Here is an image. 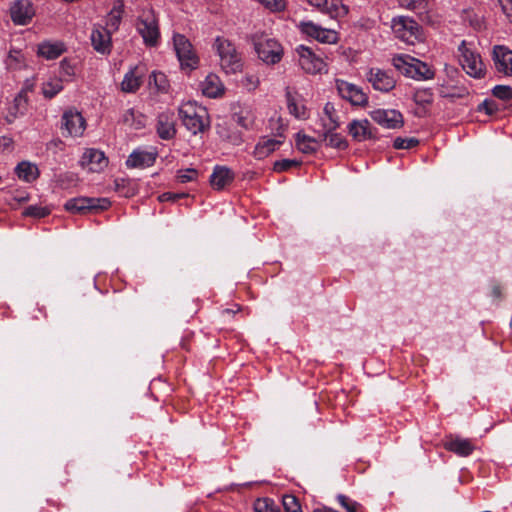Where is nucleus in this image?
<instances>
[{
  "label": "nucleus",
  "instance_id": "obj_40",
  "mask_svg": "<svg viewBox=\"0 0 512 512\" xmlns=\"http://www.w3.org/2000/svg\"><path fill=\"white\" fill-rule=\"evenodd\" d=\"M434 99L431 89H419L413 95V100L416 104L423 107L431 105Z\"/></svg>",
  "mask_w": 512,
  "mask_h": 512
},
{
  "label": "nucleus",
  "instance_id": "obj_44",
  "mask_svg": "<svg viewBox=\"0 0 512 512\" xmlns=\"http://www.w3.org/2000/svg\"><path fill=\"white\" fill-rule=\"evenodd\" d=\"M59 186L63 189H68L76 185L78 178L74 173H65L58 176Z\"/></svg>",
  "mask_w": 512,
  "mask_h": 512
},
{
  "label": "nucleus",
  "instance_id": "obj_38",
  "mask_svg": "<svg viewBox=\"0 0 512 512\" xmlns=\"http://www.w3.org/2000/svg\"><path fill=\"white\" fill-rule=\"evenodd\" d=\"M325 142L332 148L336 149H346L348 146L347 141L338 133H334V131L325 132Z\"/></svg>",
  "mask_w": 512,
  "mask_h": 512
},
{
  "label": "nucleus",
  "instance_id": "obj_5",
  "mask_svg": "<svg viewBox=\"0 0 512 512\" xmlns=\"http://www.w3.org/2000/svg\"><path fill=\"white\" fill-rule=\"evenodd\" d=\"M459 62L463 70L471 77L481 78L485 74V65L480 54L471 43L465 40L458 47Z\"/></svg>",
  "mask_w": 512,
  "mask_h": 512
},
{
  "label": "nucleus",
  "instance_id": "obj_60",
  "mask_svg": "<svg viewBox=\"0 0 512 512\" xmlns=\"http://www.w3.org/2000/svg\"><path fill=\"white\" fill-rule=\"evenodd\" d=\"M493 294L495 297H499L500 296V288L498 286H495L493 288Z\"/></svg>",
  "mask_w": 512,
  "mask_h": 512
},
{
  "label": "nucleus",
  "instance_id": "obj_56",
  "mask_svg": "<svg viewBox=\"0 0 512 512\" xmlns=\"http://www.w3.org/2000/svg\"><path fill=\"white\" fill-rule=\"evenodd\" d=\"M183 194H173V193H163L160 197V201H176L180 197H182Z\"/></svg>",
  "mask_w": 512,
  "mask_h": 512
},
{
  "label": "nucleus",
  "instance_id": "obj_9",
  "mask_svg": "<svg viewBox=\"0 0 512 512\" xmlns=\"http://www.w3.org/2000/svg\"><path fill=\"white\" fill-rule=\"evenodd\" d=\"M297 27L303 35L319 43L337 44L339 41V34L336 30L324 28L313 21H301Z\"/></svg>",
  "mask_w": 512,
  "mask_h": 512
},
{
  "label": "nucleus",
  "instance_id": "obj_45",
  "mask_svg": "<svg viewBox=\"0 0 512 512\" xmlns=\"http://www.w3.org/2000/svg\"><path fill=\"white\" fill-rule=\"evenodd\" d=\"M493 95L501 100L508 101L512 99V88L506 85H497L492 90Z\"/></svg>",
  "mask_w": 512,
  "mask_h": 512
},
{
  "label": "nucleus",
  "instance_id": "obj_39",
  "mask_svg": "<svg viewBox=\"0 0 512 512\" xmlns=\"http://www.w3.org/2000/svg\"><path fill=\"white\" fill-rule=\"evenodd\" d=\"M51 213V209L47 206L29 205L23 211V215L33 218H44Z\"/></svg>",
  "mask_w": 512,
  "mask_h": 512
},
{
  "label": "nucleus",
  "instance_id": "obj_26",
  "mask_svg": "<svg viewBox=\"0 0 512 512\" xmlns=\"http://www.w3.org/2000/svg\"><path fill=\"white\" fill-rule=\"evenodd\" d=\"M203 95L209 98H217L224 92V85L218 75L210 73L200 84Z\"/></svg>",
  "mask_w": 512,
  "mask_h": 512
},
{
  "label": "nucleus",
  "instance_id": "obj_24",
  "mask_svg": "<svg viewBox=\"0 0 512 512\" xmlns=\"http://www.w3.org/2000/svg\"><path fill=\"white\" fill-rule=\"evenodd\" d=\"M28 97L26 96V89L22 88L15 96L13 103L8 108V113L5 116L7 123L11 124L21 115H24L27 110Z\"/></svg>",
  "mask_w": 512,
  "mask_h": 512
},
{
  "label": "nucleus",
  "instance_id": "obj_32",
  "mask_svg": "<svg viewBox=\"0 0 512 512\" xmlns=\"http://www.w3.org/2000/svg\"><path fill=\"white\" fill-rule=\"evenodd\" d=\"M121 121L126 126L135 130L142 129L145 126L144 115L133 108L124 111L121 117Z\"/></svg>",
  "mask_w": 512,
  "mask_h": 512
},
{
  "label": "nucleus",
  "instance_id": "obj_17",
  "mask_svg": "<svg viewBox=\"0 0 512 512\" xmlns=\"http://www.w3.org/2000/svg\"><path fill=\"white\" fill-rule=\"evenodd\" d=\"M367 80L374 89L382 92H389L396 85L393 75L380 68H371L367 74Z\"/></svg>",
  "mask_w": 512,
  "mask_h": 512
},
{
  "label": "nucleus",
  "instance_id": "obj_15",
  "mask_svg": "<svg viewBox=\"0 0 512 512\" xmlns=\"http://www.w3.org/2000/svg\"><path fill=\"white\" fill-rule=\"evenodd\" d=\"M335 85L339 95L351 104L364 105L367 103V95L357 85L342 79H337Z\"/></svg>",
  "mask_w": 512,
  "mask_h": 512
},
{
  "label": "nucleus",
  "instance_id": "obj_4",
  "mask_svg": "<svg viewBox=\"0 0 512 512\" xmlns=\"http://www.w3.org/2000/svg\"><path fill=\"white\" fill-rule=\"evenodd\" d=\"M213 46L219 56L220 66L226 74H235L241 71L242 59L232 42L217 37Z\"/></svg>",
  "mask_w": 512,
  "mask_h": 512
},
{
  "label": "nucleus",
  "instance_id": "obj_22",
  "mask_svg": "<svg viewBox=\"0 0 512 512\" xmlns=\"http://www.w3.org/2000/svg\"><path fill=\"white\" fill-rule=\"evenodd\" d=\"M493 59L498 72L512 76V50L504 46H495Z\"/></svg>",
  "mask_w": 512,
  "mask_h": 512
},
{
  "label": "nucleus",
  "instance_id": "obj_48",
  "mask_svg": "<svg viewBox=\"0 0 512 512\" xmlns=\"http://www.w3.org/2000/svg\"><path fill=\"white\" fill-rule=\"evenodd\" d=\"M402 7L412 10H424L426 8V0H398Z\"/></svg>",
  "mask_w": 512,
  "mask_h": 512
},
{
  "label": "nucleus",
  "instance_id": "obj_52",
  "mask_svg": "<svg viewBox=\"0 0 512 512\" xmlns=\"http://www.w3.org/2000/svg\"><path fill=\"white\" fill-rule=\"evenodd\" d=\"M503 13L512 22V0H498Z\"/></svg>",
  "mask_w": 512,
  "mask_h": 512
},
{
  "label": "nucleus",
  "instance_id": "obj_1",
  "mask_svg": "<svg viewBox=\"0 0 512 512\" xmlns=\"http://www.w3.org/2000/svg\"><path fill=\"white\" fill-rule=\"evenodd\" d=\"M179 117L184 127L193 135L203 133L210 126L206 109L192 102L180 106Z\"/></svg>",
  "mask_w": 512,
  "mask_h": 512
},
{
  "label": "nucleus",
  "instance_id": "obj_3",
  "mask_svg": "<svg viewBox=\"0 0 512 512\" xmlns=\"http://www.w3.org/2000/svg\"><path fill=\"white\" fill-rule=\"evenodd\" d=\"M135 27L145 45L154 47L158 44L160 30L158 18L152 7L147 5L140 9Z\"/></svg>",
  "mask_w": 512,
  "mask_h": 512
},
{
  "label": "nucleus",
  "instance_id": "obj_59",
  "mask_svg": "<svg viewBox=\"0 0 512 512\" xmlns=\"http://www.w3.org/2000/svg\"><path fill=\"white\" fill-rule=\"evenodd\" d=\"M23 88L26 89V94H27L29 91H31L33 89V84L26 82L25 85L23 86Z\"/></svg>",
  "mask_w": 512,
  "mask_h": 512
},
{
  "label": "nucleus",
  "instance_id": "obj_42",
  "mask_svg": "<svg viewBox=\"0 0 512 512\" xmlns=\"http://www.w3.org/2000/svg\"><path fill=\"white\" fill-rule=\"evenodd\" d=\"M154 84L158 91L166 92L169 88V82L166 75L162 72H153L150 76V84Z\"/></svg>",
  "mask_w": 512,
  "mask_h": 512
},
{
  "label": "nucleus",
  "instance_id": "obj_43",
  "mask_svg": "<svg viewBox=\"0 0 512 512\" xmlns=\"http://www.w3.org/2000/svg\"><path fill=\"white\" fill-rule=\"evenodd\" d=\"M463 20L468 22L474 29L479 30L483 27V17L473 10H465Z\"/></svg>",
  "mask_w": 512,
  "mask_h": 512
},
{
  "label": "nucleus",
  "instance_id": "obj_30",
  "mask_svg": "<svg viewBox=\"0 0 512 512\" xmlns=\"http://www.w3.org/2000/svg\"><path fill=\"white\" fill-rule=\"evenodd\" d=\"M321 121L324 129L329 132L334 131L339 127V116L333 103L327 102L325 104Z\"/></svg>",
  "mask_w": 512,
  "mask_h": 512
},
{
  "label": "nucleus",
  "instance_id": "obj_55",
  "mask_svg": "<svg viewBox=\"0 0 512 512\" xmlns=\"http://www.w3.org/2000/svg\"><path fill=\"white\" fill-rule=\"evenodd\" d=\"M288 170V159L277 161L274 164V171L283 172Z\"/></svg>",
  "mask_w": 512,
  "mask_h": 512
},
{
  "label": "nucleus",
  "instance_id": "obj_20",
  "mask_svg": "<svg viewBox=\"0 0 512 512\" xmlns=\"http://www.w3.org/2000/svg\"><path fill=\"white\" fill-rule=\"evenodd\" d=\"M12 21L17 25H26L35 11L29 0H18L10 8Z\"/></svg>",
  "mask_w": 512,
  "mask_h": 512
},
{
  "label": "nucleus",
  "instance_id": "obj_35",
  "mask_svg": "<svg viewBox=\"0 0 512 512\" xmlns=\"http://www.w3.org/2000/svg\"><path fill=\"white\" fill-rule=\"evenodd\" d=\"M295 142L296 148L305 154L314 152L317 145L314 138L301 133H297Z\"/></svg>",
  "mask_w": 512,
  "mask_h": 512
},
{
  "label": "nucleus",
  "instance_id": "obj_28",
  "mask_svg": "<svg viewBox=\"0 0 512 512\" xmlns=\"http://www.w3.org/2000/svg\"><path fill=\"white\" fill-rule=\"evenodd\" d=\"M15 174L20 180L31 183L39 177L40 172L36 164L22 161L15 167Z\"/></svg>",
  "mask_w": 512,
  "mask_h": 512
},
{
  "label": "nucleus",
  "instance_id": "obj_46",
  "mask_svg": "<svg viewBox=\"0 0 512 512\" xmlns=\"http://www.w3.org/2000/svg\"><path fill=\"white\" fill-rule=\"evenodd\" d=\"M418 143H419V140L414 137H411V138L397 137L394 140L393 146L395 149H410V148L417 146Z\"/></svg>",
  "mask_w": 512,
  "mask_h": 512
},
{
  "label": "nucleus",
  "instance_id": "obj_14",
  "mask_svg": "<svg viewBox=\"0 0 512 512\" xmlns=\"http://www.w3.org/2000/svg\"><path fill=\"white\" fill-rule=\"evenodd\" d=\"M306 2L322 14L331 19H338L348 14V7L342 0H306Z\"/></svg>",
  "mask_w": 512,
  "mask_h": 512
},
{
  "label": "nucleus",
  "instance_id": "obj_34",
  "mask_svg": "<svg viewBox=\"0 0 512 512\" xmlns=\"http://www.w3.org/2000/svg\"><path fill=\"white\" fill-rule=\"evenodd\" d=\"M137 67L131 68L123 78L121 88L124 92L133 93L141 86V77L136 74Z\"/></svg>",
  "mask_w": 512,
  "mask_h": 512
},
{
  "label": "nucleus",
  "instance_id": "obj_29",
  "mask_svg": "<svg viewBox=\"0 0 512 512\" xmlns=\"http://www.w3.org/2000/svg\"><path fill=\"white\" fill-rule=\"evenodd\" d=\"M284 142V136L279 135V138L263 137L255 147V154L258 157H265L269 153L276 150Z\"/></svg>",
  "mask_w": 512,
  "mask_h": 512
},
{
  "label": "nucleus",
  "instance_id": "obj_31",
  "mask_svg": "<svg viewBox=\"0 0 512 512\" xmlns=\"http://www.w3.org/2000/svg\"><path fill=\"white\" fill-rule=\"evenodd\" d=\"M64 50L61 42H43L38 46V54L49 60L58 58Z\"/></svg>",
  "mask_w": 512,
  "mask_h": 512
},
{
  "label": "nucleus",
  "instance_id": "obj_58",
  "mask_svg": "<svg viewBox=\"0 0 512 512\" xmlns=\"http://www.w3.org/2000/svg\"><path fill=\"white\" fill-rule=\"evenodd\" d=\"M0 145H2V146H9L10 145V140L5 138V137L0 138Z\"/></svg>",
  "mask_w": 512,
  "mask_h": 512
},
{
  "label": "nucleus",
  "instance_id": "obj_36",
  "mask_svg": "<svg viewBox=\"0 0 512 512\" xmlns=\"http://www.w3.org/2000/svg\"><path fill=\"white\" fill-rule=\"evenodd\" d=\"M63 89L62 80L59 78H51L42 84V93L45 98L51 99Z\"/></svg>",
  "mask_w": 512,
  "mask_h": 512
},
{
  "label": "nucleus",
  "instance_id": "obj_41",
  "mask_svg": "<svg viewBox=\"0 0 512 512\" xmlns=\"http://www.w3.org/2000/svg\"><path fill=\"white\" fill-rule=\"evenodd\" d=\"M255 512H280L274 501L269 498L257 499L254 503Z\"/></svg>",
  "mask_w": 512,
  "mask_h": 512
},
{
  "label": "nucleus",
  "instance_id": "obj_8",
  "mask_svg": "<svg viewBox=\"0 0 512 512\" xmlns=\"http://www.w3.org/2000/svg\"><path fill=\"white\" fill-rule=\"evenodd\" d=\"M254 48L259 59L267 64L279 62L284 53L278 41L263 36L254 39Z\"/></svg>",
  "mask_w": 512,
  "mask_h": 512
},
{
  "label": "nucleus",
  "instance_id": "obj_25",
  "mask_svg": "<svg viewBox=\"0 0 512 512\" xmlns=\"http://www.w3.org/2000/svg\"><path fill=\"white\" fill-rule=\"evenodd\" d=\"M348 132L354 140L359 142L374 137L370 122L367 119L351 121L348 125Z\"/></svg>",
  "mask_w": 512,
  "mask_h": 512
},
{
  "label": "nucleus",
  "instance_id": "obj_23",
  "mask_svg": "<svg viewBox=\"0 0 512 512\" xmlns=\"http://www.w3.org/2000/svg\"><path fill=\"white\" fill-rule=\"evenodd\" d=\"M444 448L461 457H467L475 449V446L469 439L450 436L444 443Z\"/></svg>",
  "mask_w": 512,
  "mask_h": 512
},
{
  "label": "nucleus",
  "instance_id": "obj_13",
  "mask_svg": "<svg viewBox=\"0 0 512 512\" xmlns=\"http://www.w3.org/2000/svg\"><path fill=\"white\" fill-rule=\"evenodd\" d=\"M371 119L385 129H399L403 126L402 114L395 109H375L369 112Z\"/></svg>",
  "mask_w": 512,
  "mask_h": 512
},
{
  "label": "nucleus",
  "instance_id": "obj_61",
  "mask_svg": "<svg viewBox=\"0 0 512 512\" xmlns=\"http://www.w3.org/2000/svg\"><path fill=\"white\" fill-rule=\"evenodd\" d=\"M286 498H287V495H283V496H282L284 510L287 512V511H288V505H287V503H286Z\"/></svg>",
  "mask_w": 512,
  "mask_h": 512
},
{
  "label": "nucleus",
  "instance_id": "obj_49",
  "mask_svg": "<svg viewBox=\"0 0 512 512\" xmlns=\"http://www.w3.org/2000/svg\"><path fill=\"white\" fill-rule=\"evenodd\" d=\"M271 11H281L285 8V0H257Z\"/></svg>",
  "mask_w": 512,
  "mask_h": 512
},
{
  "label": "nucleus",
  "instance_id": "obj_19",
  "mask_svg": "<svg viewBox=\"0 0 512 512\" xmlns=\"http://www.w3.org/2000/svg\"><path fill=\"white\" fill-rule=\"evenodd\" d=\"M80 164L91 172H99L107 166L108 160L104 152L95 148H88L83 153Z\"/></svg>",
  "mask_w": 512,
  "mask_h": 512
},
{
  "label": "nucleus",
  "instance_id": "obj_11",
  "mask_svg": "<svg viewBox=\"0 0 512 512\" xmlns=\"http://www.w3.org/2000/svg\"><path fill=\"white\" fill-rule=\"evenodd\" d=\"M173 43L176 55L182 68L195 69L198 65V57L193 51L189 40L181 34L173 36Z\"/></svg>",
  "mask_w": 512,
  "mask_h": 512
},
{
  "label": "nucleus",
  "instance_id": "obj_62",
  "mask_svg": "<svg viewBox=\"0 0 512 512\" xmlns=\"http://www.w3.org/2000/svg\"><path fill=\"white\" fill-rule=\"evenodd\" d=\"M298 165H299V162H298V161L290 160V167H292V166H298Z\"/></svg>",
  "mask_w": 512,
  "mask_h": 512
},
{
  "label": "nucleus",
  "instance_id": "obj_57",
  "mask_svg": "<svg viewBox=\"0 0 512 512\" xmlns=\"http://www.w3.org/2000/svg\"><path fill=\"white\" fill-rule=\"evenodd\" d=\"M110 21H111V25L112 26L117 27L118 24L120 23V17L119 16H112L110 18Z\"/></svg>",
  "mask_w": 512,
  "mask_h": 512
},
{
  "label": "nucleus",
  "instance_id": "obj_18",
  "mask_svg": "<svg viewBox=\"0 0 512 512\" xmlns=\"http://www.w3.org/2000/svg\"><path fill=\"white\" fill-rule=\"evenodd\" d=\"M90 39L91 44L96 52L103 55L109 54L111 52V33L105 27L101 25L94 26Z\"/></svg>",
  "mask_w": 512,
  "mask_h": 512
},
{
  "label": "nucleus",
  "instance_id": "obj_37",
  "mask_svg": "<svg viewBox=\"0 0 512 512\" xmlns=\"http://www.w3.org/2000/svg\"><path fill=\"white\" fill-rule=\"evenodd\" d=\"M115 191L123 197L129 198L135 195L136 188L132 182L125 178H117L114 181Z\"/></svg>",
  "mask_w": 512,
  "mask_h": 512
},
{
  "label": "nucleus",
  "instance_id": "obj_10",
  "mask_svg": "<svg viewBox=\"0 0 512 512\" xmlns=\"http://www.w3.org/2000/svg\"><path fill=\"white\" fill-rule=\"evenodd\" d=\"M110 205L111 202L107 198L77 197L69 199L64 207L71 213L85 214L90 211L106 210Z\"/></svg>",
  "mask_w": 512,
  "mask_h": 512
},
{
  "label": "nucleus",
  "instance_id": "obj_21",
  "mask_svg": "<svg viewBox=\"0 0 512 512\" xmlns=\"http://www.w3.org/2000/svg\"><path fill=\"white\" fill-rule=\"evenodd\" d=\"M157 152L155 150L145 151V150H134L126 160V166L128 168H148L154 165Z\"/></svg>",
  "mask_w": 512,
  "mask_h": 512
},
{
  "label": "nucleus",
  "instance_id": "obj_47",
  "mask_svg": "<svg viewBox=\"0 0 512 512\" xmlns=\"http://www.w3.org/2000/svg\"><path fill=\"white\" fill-rule=\"evenodd\" d=\"M197 176V170L189 168L185 170H180L178 172L177 178L181 183H187L196 180Z\"/></svg>",
  "mask_w": 512,
  "mask_h": 512
},
{
  "label": "nucleus",
  "instance_id": "obj_27",
  "mask_svg": "<svg viewBox=\"0 0 512 512\" xmlns=\"http://www.w3.org/2000/svg\"><path fill=\"white\" fill-rule=\"evenodd\" d=\"M234 179V173L225 166H216L210 176V183L214 189L221 190Z\"/></svg>",
  "mask_w": 512,
  "mask_h": 512
},
{
  "label": "nucleus",
  "instance_id": "obj_7",
  "mask_svg": "<svg viewBox=\"0 0 512 512\" xmlns=\"http://www.w3.org/2000/svg\"><path fill=\"white\" fill-rule=\"evenodd\" d=\"M391 28L395 36L407 44L414 45L421 38L419 25L409 17L393 18Z\"/></svg>",
  "mask_w": 512,
  "mask_h": 512
},
{
  "label": "nucleus",
  "instance_id": "obj_2",
  "mask_svg": "<svg viewBox=\"0 0 512 512\" xmlns=\"http://www.w3.org/2000/svg\"><path fill=\"white\" fill-rule=\"evenodd\" d=\"M392 63L403 75L417 81L431 80L435 76L434 70L428 64L410 55H397L393 57Z\"/></svg>",
  "mask_w": 512,
  "mask_h": 512
},
{
  "label": "nucleus",
  "instance_id": "obj_54",
  "mask_svg": "<svg viewBox=\"0 0 512 512\" xmlns=\"http://www.w3.org/2000/svg\"><path fill=\"white\" fill-rule=\"evenodd\" d=\"M290 500V512H303L301 505L295 496L290 495Z\"/></svg>",
  "mask_w": 512,
  "mask_h": 512
},
{
  "label": "nucleus",
  "instance_id": "obj_53",
  "mask_svg": "<svg viewBox=\"0 0 512 512\" xmlns=\"http://www.w3.org/2000/svg\"><path fill=\"white\" fill-rule=\"evenodd\" d=\"M338 500L341 505L348 510V512H356V503L348 504L347 498L343 495H339Z\"/></svg>",
  "mask_w": 512,
  "mask_h": 512
},
{
  "label": "nucleus",
  "instance_id": "obj_51",
  "mask_svg": "<svg viewBox=\"0 0 512 512\" xmlns=\"http://www.w3.org/2000/svg\"><path fill=\"white\" fill-rule=\"evenodd\" d=\"M478 110L479 111H485L486 114L492 115V114H494L498 110V107H497V104L494 101H492V100H485V101H483L479 105Z\"/></svg>",
  "mask_w": 512,
  "mask_h": 512
},
{
  "label": "nucleus",
  "instance_id": "obj_50",
  "mask_svg": "<svg viewBox=\"0 0 512 512\" xmlns=\"http://www.w3.org/2000/svg\"><path fill=\"white\" fill-rule=\"evenodd\" d=\"M259 83L260 81L258 76L254 74H246L242 79L243 86L249 91L255 90L258 87Z\"/></svg>",
  "mask_w": 512,
  "mask_h": 512
},
{
  "label": "nucleus",
  "instance_id": "obj_12",
  "mask_svg": "<svg viewBox=\"0 0 512 512\" xmlns=\"http://www.w3.org/2000/svg\"><path fill=\"white\" fill-rule=\"evenodd\" d=\"M85 128V119L78 111L68 110L62 115L61 129L64 136H81Z\"/></svg>",
  "mask_w": 512,
  "mask_h": 512
},
{
  "label": "nucleus",
  "instance_id": "obj_33",
  "mask_svg": "<svg viewBox=\"0 0 512 512\" xmlns=\"http://www.w3.org/2000/svg\"><path fill=\"white\" fill-rule=\"evenodd\" d=\"M290 114L297 120H307L310 117V109L307 101L301 97H293L290 99Z\"/></svg>",
  "mask_w": 512,
  "mask_h": 512
},
{
  "label": "nucleus",
  "instance_id": "obj_16",
  "mask_svg": "<svg viewBox=\"0 0 512 512\" xmlns=\"http://www.w3.org/2000/svg\"><path fill=\"white\" fill-rule=\"evenodd\" d=\"M176 118L173 111L166 110L158 114L156 132L162 140H171L176 135Z\"/></svg>",
  "mask_w": 512,
  "mask_h": 512
},
{
  "label": "nucleus",
  "instance_id": "obj_6",
  "mask_svg": "<svg viewBox=\"0 0 512 512\" xmlns=\"http://www.w3.org/2000/svg\"><path fill=\"white\" fill-rule=\"evenodd\" d=\"M297 62L307 74L315 75L327 71V63L322 54L316 53L311 47L299 45L295 48Z\"/></svg>",
  "mask_w": 512,
  "mask_h": 512
}]
</instances>
